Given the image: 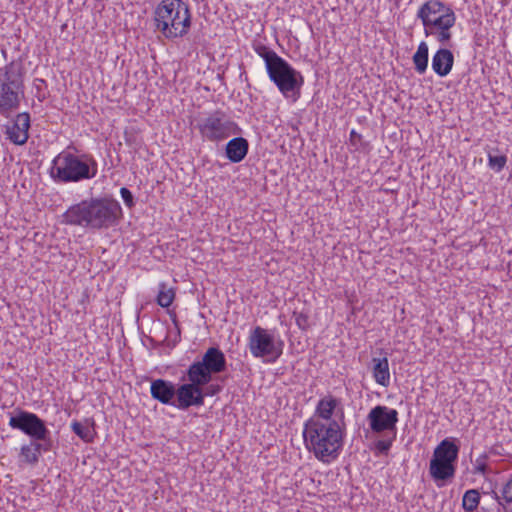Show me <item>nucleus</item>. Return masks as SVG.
<instances>
[{"label": "nucleus", "mask_w": 512, "mask_h": 512, "mask_svg": "<svg viewBox=\"0 0 512 512\" xmlns=\"http://www.w3.org/2000/svg\"><path fill=\"white\" fill-rule=\"evenodd\" d=\"M24 96L23 67L11 62L0 68V114L4 117L16 111Z\"/></svg>", "instance_id": "39448f33"}, {"label": "nucleus", "mask_w": 512, "mask_h": 512, "mask_svg": "<svg viewBox=\"0 0 512 512\" xmlns=\"http://www.w3.org/2000/svg\"><path fill=\"white\" fill-rule=\"evenodd\" d=\"M249 142L243 137H234L225 147V155L232 163L241 162L248 154Z\"/></svg>", "instance_id": "412c9836"}, {"label": "nucleus", "mask_w": 512, "mask_h": 512, "mask_svg": "<svg viewBox=\"0 0 512 512\" xmlns=\"http://www.w3.org/2000/svg\"><path fill=\"white\" fill-rule=\"evenodd\" d=\"M51 447L52 443L30 441L28 444H24L20 448V462L34 466L39 462L41 453L50 451Z\"/></svg>", "instance_id": "f3484780"}, {"label": "nucleus", "mask_w": 512, "mask_h": 512, "mask_svg": "<svg viewBox=\"0 0 512 512\" xmlns=\"http://www.w3.org/2000/svg\"><path fill=\"white\" fill-rule=\"evenodd\" d=\"M344 419V410L342 407L341 400L327 394L319 399L315 415L309 420L320 421V422H342Z\"/></svg>", "instance_id": "4468645a"}, {"label": "nucleus", "mask_w": 512, "mask_h": 512, "mask_svg": "<svg viewBox=\"0 0 512 512\" xmlns=\"http://www.w3.org/2000/svg\"><path fill=\"white\" fill-rule=\"evenodd\" d=\"M506 163V155L500 153L498 148L492 149L488 152V166L495 172L502 171Z\"/></svg>", "instance_id": "c85d7f7f"}, {"label": "nucleus", "mask_w": 512, "mask_h": 512, "mask_svg": "<svg viewBox=\"0 0 512 512\" xmlns=\"http://www.w3.org/2000/svg\"><path fill=\"white\" fill-rule=\"evenodd\" d=\"M72 431L84 442L91 443L94 440V421L86 420L85 424L73 421L71 424Z\"/></svg>", "instance_id": "393cba45"}, {"label": "nucleus", "mask_w": 512, "mask_h": 512, "mask_svg": "<svg viewBox=\"0 0 512 512\" xmlns=\"http://www.w3.org/2000/svg\"><path fill=\"white\" fill-rule=\"evenodd\" d=\"M362 139V136L357 133L355 130H352L350 132V142L353 146H356L358 141H360Z\"/></svg>", "instance_id": "c9c22d12"}, {"label": "nucleus", "mask_w": 512, "mask_h": 512, "mask_svg": "<svg viewBox=\"0 0 512 512\" xmlns=\"http://www.w3.org/2000/svg\"><path fill=\"white\" fill-rule=\"evenodd\" d=\"M482 494L475 489L467 490L462 498V507L465 512H475L481 507Z\"/></svg>", "instance_id": "cd10ccee"}, {"label": "nucleus", "mask_w": 512, "mask_h": 512, "mask_svg": "<svg viewBox=\"0 0 512 512\" xmlns=\"http://www.w3.org/2000/svg\"><path fill=\"white\" fill-rule=\"evenodd\" d=\"M154 21L165 38L183 37L191 26L189 7L182 0H162L154 11Z\"/></svg>", "instance_id": "20e7f679"}, {"label": "nucleus", "mask_w": 512, "mask_h": 512, "mask_svg": "<svg viewBox=\"0 0 512 512\" xmlns=\"http://www.w3.org/2000/svg\"><path fill=\"white\" fill-rule=\"evenodd\" d=\"M501 493L506 503H512V478L503 486Z\"/></svg>", "instance_id": "473e14b6"}, {"label": "nucleus", "mask_w": 512, "mask_h": 512, "mask_svg": "<svg viewBox=\"0 0 512 512\" xmlns=\"http://www.w3.org/2000/svg\"><path fill=\"white\" fill-rule=\"evenodd\" d=\"M175 298L173 289L167 288L164 283L160 284L159 293L157 295V303L163 308H168Z\"/></svg>", "instance_id": "c756f323"}, {"label": "nucleus", "mask_w": 512, "mask_h": 512, "mask_svg": "<svg viewBox=\"0 0 512 512\" xmlns=\"http://www.w3.org/2000/svg\"><path fill=\"white\" fill-rule=\"evenodd\" d=\"M480 510L481 512H507L505 505L495 491L482 493Z\"/></svg>", "instance_id": "b1692460"}, {"label": "nucleus", "mask_w": 512, "mask_h": 512, "mask_svg": "<svg viewBox=\"0 0 512 512\" xmlns=\"http://www.w3.org/2000/svg\"><path fill=\"white\" fill-rule=\"evenodd\" d=\"M344 423L306 421L303 438L307 449L323 463L336 460L344 445Z\"/></svg>", "instance_id": "f03ea898"}, {"label": "nucleus", "mask_w": 512, "mask_h": 512, "mask_svg": "<svg viewBox=\"0 0 512 512\" xmlns=\"http://www.w3.org/2000/svg\"><path fill=\"white\" fill-rule=\"evenodd\" d=\"M456 15L452 8L444 10L436 19L424 24L425 36H433L442 45H449L452 39L451 28L455 25Z\"/></svg>", "instance_id": "f8f14e48"}, {"label": "nucleus", "mask_w": 512, "mask_h": 512, "mask_svg": "<svg viewBox=\"0 0 512 512\" xmlns=\"http://www.w3.org/2000/svg\"><path fill=\"white\" fill-rule=\"evenodd\" d=\"M30 116L28 113H20L14 123L6 128L7 138L16 145H23L28 140Z\"/></svg>", "instance_id": "2eb2a0df"}, {"label": "nucleus", "mask_w": 512, "mask_h": 512, "mask_svg": "<svg viewBox=\"0 0 512 512\" xmlns=\"http://www.w3.org/2000/svg\"><path fill=\"white\" fill-rule=\"evenodd\" d=\"M248 348L255 358H261L266 363H275L283 354L284 342L276 339L267 329L254 327L248 336Z\"/></svg>", "instance_id": "0eeeda50"}, {"label": "nucleus", "mask_w": 512, "mask_h": 512, "mask_svg": "<svg viewBox=\"0 0 512 512\" xmlns=\"http://www.w3.org/2000/svg\"><path fill=\"white\" fill-rule=\"evenodd\" d=\"M456 472V465L430 460L429 473L438 487L443 486L447 481L451 480Z\"/></svg>", "instance_id": "6ab92c4d"}, {"label": "nucleus", "mask_w": 512, "mask_h": 512, "mask_svg": "<svg viewBox=\"0 0 512 512\" xmlns=\"http://www.w3.org/2000/svg\"><path fill=\"white\" fill-rule=\"evenodd\" d=\"M120 195L127 207L132 208L135 205L133 194L128 188L122 187Z\"/></svg>", "instance_id": "2f4dec72"}, {"label": "nucleus", "mask_w": 512, "mask_h": 512, "mask_svg": "<svg viewBox=\"0 0 512 512\" xmlns=\"http://www.w3.org/2000/svg\"><path fill=\"white\" fill-rule=\"evenodd\" d=\"M150 393L153 399L165 405L174 406L176 387L168 380L156 379L151 382Z\"/></svg>", "instance_id": "dca6fc26"}, {"label": "nucleus", "mask_w": 512, "mask_h": 512, "mask_svg": "<svg viewBox=\"0 0 512 512\" xmlns=\"http://www.w3.org/2000/svg\"><path fill=\"white\" fill-rule=\"evenodd\" d=\"M9 426L29 436L31 441L52 443L45 421L35 413L18 408L10 416Z\"/></svg>", "instance_id": "1a4fd4ad"}, {"label": "nucleus", "mask_w": 512, "mask_h": 512, "mask_svg": "<svg viewBox=\"0 0 512 512\" xmlns=\"http://www.w3.org/2000/svg\"><path fill=\"white\" fill-rule=\"evenodd\" d=\"M36 97H37V98H38V100H39V101H41V102H42V101H44V100L46 99V95H45V93H43L42 91H40V93H38V94L36 95Z\"/></svg>", "instance_id": "58836bf2"}, {"label": "nucleus", "mask_w": 512, "mask_h": 512, "mask_svg": "<svg viewBox=\"0 0 512 512\" xmlns=\"http://www.w3.org/2000/svg\"><path fill=\"white\" fill-rule=\"evenodd\" d=\"M36 82L39 83V84H36V89H37V94H38L41 91V85L45 84V80H43V79H36Z\"/></svg>", "instance_id": "4c0bfd02"}, {"label": "nucleus", "mask_w": 512, "mask_h": 512, "mask_svg": "<svg viewBox=\"0 0 512 512\" xmlns=\"http://www.w3.org/2000/svg\"><path fill=\"white\" fill-rule=\"evenodd\" d=\"M293 317L295 318L296 325L301 330L306 331L309 328V316L307 313L294 311Z\"/></svg>", "instance_id": "7c9ffc66"}, {"label": "nucleus", "mask_w": 512, "mask_h": 512, "mask_svg": "<svg viewBox=\"0 0 512 512\" xmlns=\"http://www.w3.org/2000/svg\"><path fill=\"white\" fill-rule=\"evenodd\" d=\"M186 376L189 383H183L176 388L174 407L180 410H187L191 406H202L205 399L202 388L207 384L188 370Z\"/></svg>", "instance_id": "9b49d317"}, {"label": "nucleus", "mask_w": 512, "mask_h": 512, "mask_svg": "<svg viewBox=\"0 0 512 512\" xmlns=\"http://www.w3.org/2000/svg\"><path fill=\"white\" fill-rule=\"evenodd\" d=\"M226 369L227 360L222 350L219 347H209L202 358L194 361L187 370L208 385L214 375L221 374Z\"/></svg>", "instance_id": "9d476101"}, {"label": "nucleus", "mask_w": 512, "mask_h": 512, "mask_svg": "<svg viewBox=\"0 0 512 512\" xmlns=\"http://www.w3.org/2000/svg\"><path fill=\"white\" fill-rule=\"evenodd\" d=\"M428 56H429V48L426 42H421L417 48V51L413 55V63L415 65V70L419 74H423L428 67Z\"/></svg>", "instance_id": "bb28decb"}, {"label": "nucleus", "mask_w": 512, "mask_h": 512, "mask_svg": "<svg viewBox=\"0 0 512 512\" xmlns=\"http://www.w3.org/2000/svg\"><path fill=\"white\" fill-rule=\"evenodd\" d=\"M448 8L449 6H446L439 0H428L419 8L417 18H419L424 25L432 21V19H436L437 16H440V13Z\"/></svg>", "instance_id": "4be33fe9"}, {"label": "nucleus", "mask_w": 512, "mask_h": 512, "mask_svg": "<svg viewBox=\"0 0 512 512\" xmlns=\"http://www.w3.org/2000/svg\"><path fill=\"white\" fill-rule=\"evenodd\" d=\"M168 313H169L172 323L174 324L175 329L178 330V336L180 337L181 330H180L179 322L177 319V315L174 311H170V310L168 311Z\"/></svg>", "instance_id": "f704fd0d"}, {"label": "nucleus", "mask_w": 512, "mask_h": 512, "mask_svg": "<svg viewBox=\"0 0 512 512\" xmlns=\"http://www.w3.org/2000/svg\"><path fill=\"white\" fill-rule=\"evenodd\" d=\"M221 390V387L219 385H209L208 388H207V391L204 392L205 396L206 395H215L217 394L218 392H220Z\"/></svg>", "instance_id": "e433bc0d"}, {"label": "nucleus", "mask_w": 512, "mask_h": 512, "mask_svg": "<svg viewBox=\"0 0 512 512\" xmlns=\"http://www.w3.org/2000/svg\"><path fill=\"white\" fill-rule=\"evenodd\" d=\"M367 421L374 433L392 432L395 435L398 411L384 405H377L368 413Z\"/></svg>", "instance_id": "ddd939ff"}, {"label": "nucleus", "mask_w": 512, "mask_h": 512, "mask_svg": "<svg viewBox=\"0 0 512 512\" xmlns=\"http://www.w3.org/2000/svg\"><path fill=\"white\" fill-rule=\"evenodd\" d=\"M203 140L209 142H222L232 135L241 132L238 124L222 110H216L206 117L198 120L196 124Z\"/></svg>", "instance_id": "423d86ee"}, {"label": "nucleus", "mask_w": 512, "mask_h": 512, "mask_svg": "<svg viewBox=\"0 0 512 512\" xmlns=\"http://www.w3.org/2000/svg\"><path fill=\"white\" fill-rule=\"evenodd\" d=\"M267 74L285 97L295 96L294 100L299 97L304 78L286 60L282 58L267 70Z\"/></svg>", "instance_id": "6e6552de"}, {"label": "nucleus", "mask_w": 512, "mask_h": 512, "mask_svg": "<svg viewBox=\"0 0 512 512\" xmlns=\"http://www.w3.org/2000/svg\"><path fill=\"white\" fill-rule=\"evenodd\" d=\"M123 216L120 203L111 197L91 198L70 206L63 214V222L94 230L118 225Z\"/></svg>", "instance_id": "f257e3e1"}, {"label": "nucleus", "mask_w": 512, "mask_h": 512, "mask_svg": "<svg viewBox=\"0 0 512 512\" xmlns=\"http://www.w3.org/2000/svg\"><path fill=\"white\" fill-rule=\"evenodd\" d=\"M477 471H480L482 473L485 472V469H486V465L485 464H480L476 467Z\"/></svg>", "instance_id": "ea45409f"}, {"label": "nucleus", "mask_w": 512, "mask_h": 512, "mask_svg": "<svg viewBox=\"0 0 512 512\" xmlns=\"http://www.w3.org/2000/svg\"><path fill=\"white\" fill-rule=\"evenodd\" d=\"M459 446L454 439L446 438L442 440L434 449L431 460H437L455 465L458 459Z\"/></svg>", "instance_id": "a211bd4d"}, {"label": "nucleus", "mask_w": 512, "mask_h": 512, "mask_svg": "<svg viewBox=\"0 0 512 512\" xmlns=\"http://www.w3.org/2000/svg\"><path fill=\"white\" fill-rule=\"evenodd\" d=\"M373 377L379 385L387 387L390 384L389 362L386 357L373 358Z\"/></svg>", "instance_id": "5701e85b"}, {"label": "nucleus", "mask_w": 512, "mask_h": 512, "mask_svg": "<svg viewBox=\"0 0 512 512\" xmlns=\"http://www.w3.org/2000/svg\"><path fill=\"white\" fill-rule=\"evenodd\" d=\"M453 64L454 55L449 49L441 48L432 57V69L440 77L447 76Z\"/></svg>", "instance_id": "aec40b11"}, {"label": "nucleus", "mask_w": 512, "mask_h": 512, "mask_svg": "<svg viewBox=\"0 0 512 512\" xmlns=\"http://www.w3.org/2000/svg\"><path fill=\"white\" fill-rule=\"evenodd\" d=\"M253 49L264 60L266 71L282 59L274 50L260 42L255 43Z\"/></svg>", "instance_id": "a878e982"}, {"label": "nucleus", "mask_w": 512, "mask_h": 512, "mask_svg": "<svg viewBox=\"0 0 512 512\" xmlns=\"http://www.w3.org/2000/svg\"><path fill=\"white\" fill-rule=\"evenodd\" d=\"M390 446H391V441L379 440V441L376 443V448H377L381 453H387V452H388V450L390 449Z\"/></svg>", "instance_id": "72a5a7b5"}, {"label": "nucleus", "mask_w": 512, "mask_h": 512, "mask_svg": "<svg viewBox=\"0 0 512 512\" xmlns=\"http://www.w3.org/2000/svg\"><path fill=\"white\" fill-rule=\"evenodd\" d=\"M98 163L93 155L80 152L74 146H68L51 163L49 175L59 184L79 183L95 178Z\"/></svg>", "instance_id": "7ed1b4c3"}]
</instances>
